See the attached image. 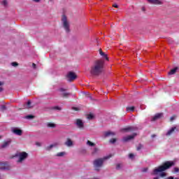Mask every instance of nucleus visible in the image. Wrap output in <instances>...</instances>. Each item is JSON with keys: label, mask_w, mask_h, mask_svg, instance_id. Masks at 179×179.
<instances>
[{"label": "nucleus", "mask_w": 179, "mask_h": 179, "mask_svg": "<svg viewBox=\"0 0 179 179\" xmlns=\"http://www.w3.org/2000/svg\"><path fill=\"white\" fill-rule=\"evenodd\" d=\"M2 90H3V89L2 88V87H0V92H2Z\"/></svg>", "instance_id": "obj_48"}, {"label": "nucleus", "mask_w": 179, "mask_h": 179, "mask_svg": "<svg viewBox=\"0 0 179 179\" xmlns=\"http://www.w3.org/2000/svg\"><path fill=\"white\" fill-rule=\"evenodd\" d=\"M25 118L27 120H33V118H34V116L32 115H29L25 116Z\"/></svg>", "instance_id": "obj_27"}, {"label": "nucleus", "mask_w": 179, "mask_h": 179, "mask_svg": "<svg viewBox=\"0 0 179 179\" xmlns=\"http://www.w3.org/2000/svg\"><path fill=\"white\" fill-rule=\"evenodd\" d=\"M57 145H58V143H55L53 144H51L50 145L47 147V150H51V149H52V148L57 147Z\"/></svg>", "instance_id": "obj_19"}, {"label": "nucleus", "mask_w": 179, "mask_h": 179, "mask_svg": "<svg viewBox=\"0 0 179 179\" xmlns=\"http://www.w3.org/2000/svg\"><path fill=\"white\" fill-rule=\"evenodd\" d=\"M111 157V155L106 156L103 158H98L93 162L94 169L96 171H100V169L103 167V164H104V162L108 160Z\"/></svg>", "instance_id": "obj_3"}, {"label": "nucleus", "mask_w": 179, "mask_h": 179, "mask_svg": "<svg viewBox=\"0 0 179 179\" xmlns=\"http://www.w3.org/2000/svg\"><path fill=\"white\" fill-rule=\"evenodd\" d=\"M141 148H142L141 145H139L138 148H137V150H141Z\"/></svg>", "instance_id": "obj_43"}, {"label": "nucleus", "mask_w": 179, "mask_h": 179, "mask_svg": "<svg viewBox=\"0 0 179 179\" xmlns=\"http://www.w3.org/2000/svg\"><path fill=\"white\" fill-rule=\"evenodd\" d=\"M176 127H172L171 129H169L167 133L166 134V136H170L174 134V131H176Z\"/></svg>", "instance_id": "obj_16"}, {"label": "nucleus", "mask_w": 179, "mask_h": 179, "mask_svg": "<svg viewBox=\"0 0 179 179\" xmlns=\"http://www.w3.org/2000/svg\"><path fill=\"white\" fill-rule=\"evenodd\" d=\"M123 131H126L127 132L131 131H135V128L132 127H129L123 129Z\"/></svg>", "instance_id": "obj_20"}, {"label": "nucleus", "mask_w": 179, "mask_h": 179, "mask_svg": "<svg viewBox=\"0 0 179 179\" xmlns=\"http://www.w3.org/2000/svg\"><path fill=\"white\" fill-rule=\"evenodd\" d=\"M11 65H12V66H17V63L14 62L11 63Z\"/></svg>", "instance_id": "obj_35"}, {"label": "nucleus", "mask_w": 179, "mask_h": 179, "mask_svg": "<svg viewBox=\"0 0 179 179\" xmlns=\"http://www.w3.org/2000/svg\"><path fill=\"white\" fill-rule=\"evenodd\" d=\"M105 138H107L108 136H114V135H115V134L113 131H106L103 134Z\"/></svg>", "instance_id": "obj_17"}, {"label": "nucleus", "mask_w": 179, "mask_h": 179, "mask_svg": "<svg viewBox=\"0 0 179 179\" xmlns=\"http://www.w3.org/2000/svg\"><path fill=\"white\" fill-rule=\"evenodd\" d=\"M64 145L68 148L73 146V141L71 138H67L66 141L64 143Z\"/></svg>", "instance_id": "obj_14"}, {"label": "nucleus", "mask_w": 179, "mask_h": 179, "mask_svg": "<svg viewBox=\"0 0 179 179\" xmlns=\"http://www.w3.org/2000/svg\"><path fill=\"white\" fill-rule=\"evenodd\" d=\"M171 166H174V162H166L162 166L154 169L152 176H158L159 173H160L159 177H166V173L163 171H166V170L170 169Z\"/></svg>", "instance_id": "obj_2"}, {"label": "nucleus", "mask_w": 179, "mask_h": 179, "mask_svg": "<svg viewBox=\"0 0 179 179\" xmlns=\"http://www.w3.org/2000/svg\"><path fill=\"white\" fill-rule=\"evenodd\" d=\"M62 24L66 33L71 31V23L65 15H63L62 17Z\"/></svg>", "instance_id": "obj_4"}, {"label": "nucleus", "mask_w": 179, "mask_h": 179, "mask_svg": "<svg viewBox=\"0 0 179 179\" xmlns=\"http://www.w3.org/2000/svg\"><path fill=\"white\" fill-rule=\"evenodd\" d=\"M174 120V117H171V121H173Z\"/></svg>", "instance_id": "obj_49"}, {"label": "nucleus", "mask_w": 179, "mask_h": 179, "mask_svg": "<svg viewBox=\"0 0 179 179\" xmlns=\"http://www.w3.org/2000/svg\"><path fill=\"white\" fill-rule=\"evenodd\" d=\"M59 92H62L61 96L62 97H68L71 94L69 92H66V90L64 88H59Z\"/></svg>", "instance_id": "obj_10"}, {"label": "nucleus", "mask_w": 179, "mask_h": 179, "mask_svg": "<svg viewBox=\"0 0 179 179\" xmlns=\"http://www.w3.org/2000/svg\"><path fill=\"white\" fill-rule=\"evenodd\" d=\"M11 142H12V141H10V140L4 141L1 146V149H5V148H8V146H9V145H10Z\"/></svg>", "instance_id": "obj_13"}, {"label": "nucleus", "mask_w": 179, "mask_h": 179, "mask_svg": "<svg viewBox=\"0 0 179 179\" xmlns=\"http://www.w3.org/2000/svg\"><path fill=\"white\" fill-rule=\"evenodd\" d=\"M2 4L3 5V6H6L8 5V1L3 0Z\"/></svg>", "instance_id": "obj_30"}, {"label": "nucleus", "mask_w": 179, "mask_h": 179, "mask_svg": "<svg viewBox=\"0 0 179 179\" xmlns=\"http://www.w3.org/2000/svg\"><path fill=\"white\" fill-rule=\"evenodd\" d=\"M2 85H3V82L0 81V86H2Z\"/></svg>", "instance_id": "obj_46"}, {"label": "nucleus", "mask_w": 179, "mask_h": 179, "mask_svg": "<svg viewBox=\"0 0 179 179\" xmlns=\"http://www.w3.org/2000/svg\"><path fill=\"white\" fill-rule=\"evenodd\" d=\"M17 157H18L17 163H22L29 157V154L26 152H21L17 154Z\"/></svg>", "instance_id": "obj_5"}, {"label": "nucleus", "mask_w": 179, "mask_h": 179, "mask_svg": "<svg viewBox=\"0 0 179 179\" xmlns=\"http://www.w3.org/2000/svg\"><path fill=\"white\" fill-rule=\"evenodd\" d=\"M150 5H163V0H147Z\"/></svg>", "instance_id": "obj_9"}, {"label": "nucleus", "mask_w": 179, "mask_h": 179, "mask_svg": "<svg viewBox=\"0 0 179 179\" xmlns=\"http://www.w3.org/2000/svg\"><path fill=\"white\" fill-rule=\"evenodd\" d=\"M76 78H78V76H76V73H75L72 71H69L66 74V79L69 82H72V80H75V79H76Z\"/></svg>", "instance_id": "obj_6"}, {"label": "nucleus", "mask_w": 179, "mask_h": 179, "mask_svg": "<svg viewBox=\"0 0 179 179\" xmlns=\"http://www.w3.org/2000/svg\"><path fill=\"white\" fill-rule=\"evenodd\" d=\"M136 134H133L131 136H127L123 137L122 141L123 142H128L129 141H131V139H134L136 136Z\"/></svg>", "instance_id": "obj_11"}, {"label": "nucleus", "mask_w": 179, "mask_h": 179, "mask_svg": "<svg viewBox=\"0 0 179 179\" xmlns=\"http://www.w3.org/2000/svg\"><path fill=\"white\" fill-rule=\"evenodd\" d=\"M100 149L98 148H94L92 150V155H98L99 153Z\"/></svg>", "instance_id": "obj_21"}, {"label": "nucleus", "mask_w": 179, "mask_h": 179, "mask_svg": "<svg viewBox=\"0 0 179 179\" xmlns=\"http://www.w3.org/2000/svg\"><path fill=\"white\" fill-rule=\"evenodd\" d=\"M127 111H134V110H135V107L134 106H129L127 108Z\"/></svg>", "instance_id": "obj_26"}, {"label": "nucleus", "mask_w": 179, "mask_h": 179, "mask_svg": "<svg viewBox=\"0 0 179 179\" xmlns=\"http://www.w3.org/2000/svg\"><path fill=\"white\" fill-rule=\"evenodd\" d=\"M87 146H90L91 148H93V146H96V144H94V143H92L89 140L87 141Z\"/></svg>", "instance_id": "obj_24"}, {"label": "nucleus", "mask_w": 179, "mask_h": 179, "mask_svg": "<svg viewBox=\"0 0 179 179\" xmlns=\"http://www.w3.org/2000/svg\"><path fill=\"white\" fill-rule=\"evenodd\" d=\"M37 146H41V144L40 143H36Z\"/></svg>", "instance_id": "obj_47"}, {"label": "nucleus", "mask_w": 179, "mask_h": 179, "mask_svg": "<svg viewBox=\"0 0 179 179\" xmlns=\"http://www.w3.org/2000/svg\"><path fill=\"white\" fill-rule=\"evenodd\" d=\"M113 8H118V5L116 3L113 4Z\"/></svg>", "instance_id": "obj_41"}, {"label": "nucleus", "mask_w": 179, "mask_h": 179, "mask_svg": "<svg viewBox=\"0 0 179 179\" xmlns=\"http://www.w3.org/2000/svg\"><path fill=\"white\" fill-rule=\"evenodd\" d=\"M177 71H178V67H176L175 69L171 70V72L169 73V75H174Z\"/></svg>", "instance_id": "obj_23"}, {"label": "nucleus", "mask_w": 179, "mask_h": 179, "mask_svg": "<svg viewBox=\"0 0 179 179\" xmlns=\"http://www.w3.org/2000/svg\"><path fill=\"white\" fill-rule=\"evenodd\" d=\"M32 68L34 69H36V64H34V63L32 64Z\"/></svg>", "instance_id": "obj_40"}, {"label": "nucleus", "mask_w": 179, "mask_h": 179, "mask_svg": "<svg viewBox=\"0 0 179 179\" xmlns=\"http://www.w3.org/2000/svg\"><path fill=\"white\" fill-rule=\"evenodd\" d=\"M174 171H175V173H178V171H179L178 168H174Z\"/></svg>", "instance_id": "obj_38"}, {"label": "nucleus", "mask_w": 179, "mask_h": 179, "mask_svg": "<svg viewBox=\"0 0 179 179\" xmlns=\"http://www.w3.org/2000/svg\"><path fill=\"white\" fill-rule=\"evenodd\" d=\"M1 137L0 136V139H1Z\"/></svg>", "instance_id": "obj_54"}, {"label": "nucleus", "mask_w": 179, "mask_h": 179, "mask_svg": "<svg viewBox=\"0 0 179 179\" xmlns=\"http://www.w3.org/2000/svg\"><path fill=\"white\" fill-rule=\"evenodd\" d=\"M141 171H142L143 173H146V171H148V168H143V169L141 170Z\"/></svg>", "instance_id": "obj_36"}, {"label": "nucleus", "mask_w": 179, "mask_h": 179, "mask_svg": "<svg viewBox=\"0 0 179 179\" xmlns=\"http://www.w3.org/2000/svg\"><path fill=\"white\" fill-rule=\"evenodd\" d=\"M110 143H115V142H117V139H115V138H111V139L110 140Z\"/></svg>", "instance_id": "obj_31"}, {"label": "nucleus", "mask_w": 179, "mask_h": 179, "mask_svg": "<svg viewBox=\"0 0 179 179\" xmlns=\"http://www.w3.org/2000/svg\"><path fill=\"white\" fill-rule=\"evenodd\" d=\"M168 41H169V44H171L173 43V41L171 39H169Z\"/></svg>", "instance_id": "obj_42"}, {"label": "nucleus", "mask_w": 179, "mask_h": 179, "mask_svg": "<svg viewBox=\"0 0 179 179\" xmlns=\"http://www.w3.org/2000/svg\"><path fill=\"white\" fill-rule=\"evenodd\" d=\"M154 179H159V177L154 178Z\"/></svg>", "instance_id": "obj_52"}, {"label": "nucleus", "mask_w": 179, "mask_h": 179, "mask_svg": "<svg viewBox=\"0 0 179 179\" xmlns=\"http://www.w3.org/2000/svg\"><path fill=\"white\" fill-rule=\"evenodd\" d=\"M76 125L80 129H83L85 128V122L80 119H77L76 120Z\"/></svg>", "instance_id": "obj_8"}, {"label": "nucleus", "mask_w": 179, "mask_h": 179, "mask_svg": "<svg viewBox=\"0 0 179 179\" xmlns=\"http://www.w3.org/2000/svg\"><path fill=\"white\" fill-rule=\"evenodd\" d=\"M54 109L55 110H59V111H61V110H62V108H61V107H59V106H55Z\"/></svg>", "instance_id": "obj_33"}, {"label": "nucleus", "mask_w": 179, "mask_h": 179, "mask_svg": "<svg viewBox=\"0 0 179 179\" xmlns=\"http://www.w3.org/2000/svg\"><path fill=\"white\" fill-rule=\"evenodd\" d=\"M117 170H120L121 169V164H118L116 166Z\"/></svg>", "instance_id": "obj_37"}, {"label": "nucleus", "mask_w": 179, "mask_h": 179, "mask_svg": "<svg viewBox=\"0 0 179 179\" xmlns=\"http://www.w3.org/2000/svg\"><path fill=\"white\" fill-rule=\"evenodd\" d=\"M11 131L15 135H17V136H22V134H23V131H22V129H20L17 127H12Z\"/></svg>", "instance_id": "obj_7"}, {"label": "nucleus", "mask_w": 179, "mask_h": 179, "mask_svg": "<svg viewBox=\"0 0 179 179\" xmlns=\"http://www.w3.org/2000/svg\"><path fill=\"white\" fill-rule=\"evenodd\" d=\"M24 108H31V101H28L27 104L24 106Z\"/></svg>", "instance_id": "obj_22"}, {"label": "nucleus", "mask_w": 179, "mask_h": 179, "mask_svg": "<svg viewBox=\"0 0 179 179\" xmlns=\"http://www.w3.org/2000/svg\"><path fill=\"white\" fill-rule=\"evenodd\" d=\"M64 155H65V152H62L57 153V156L58 157H62V156H64Z\"/></svg>", "instance_id": "obj_29"}, {"label": "nucleus", "mask_w": 179, "mask_h": 179, "mask_svg": "<svg viewBox=\"0 0 179 179\" xmlns=\"http://www.w3.org/2000/svg\"><path fill=\"white\" fill-rule=\"evenodd\" d=\"M0 170H9V166H8V162H0Z\"/></svg>", "instance_id": "obj_12"}, {"label": "nucleus", "mask_w": 179, "mask_h": 179, "mask_svg": "<svg viewBox=\"0 0 179 179\" xmlns=\"http://www.w3.org/2000/svg\"><path fill=\"white\" fill-rule=\"evenodd\" d=\"M33 1H34V2L38 3V2H40V1H41V0H33Z\"/></svg>", "instance_id": "obj_44"}, {"label": "nucleus", "mask_w": 179, "mask_h": 179, "mask_svg": "<svg viewBox=\"0 0 179 179\" xmlns=\"http://www.w3.org/2000/svg\"><path fill=\"white\" fill-rule=\"evenodd\" d=\"M1 110H2V111H5V110H6V106L5 105L1 106Z\"/></svg>", "instance_id": "obj_32"}, {"label": "nucleus", "mask_w": 179, "mask_h": 179, "mask_svg": "<svg viewBox=\"0 0 179 179\" xmlns=\"http://www.w3.org/2000/svg\"><path fill=\"white\" fill-rule=\"evenodd\" d=\"M99 54L103 58H105L106 61H108V57H107V55L104 53V52L101 51V50H99Z\"/></svg>", "instance_id": "obj_18"}, {"label": "nucleus", "mask_w": 179, "mask_h": 179, "mask_svg": "<svg viewBox=\"0 0 179 179\" xmlns=\"http://www.w3.org/2000/svg\"><path fill=\"white\" fill-rule=\"evenodd\" d=\"M0 179H3V176L0 175Z\"/></svg>", "instance_id": "obj_51"}, {"label": "nucleus", "mask_w": 179, "mask_h": 179, "mask_svg": "<svg viewBox=\"0 0 179 179\" xmlns=\"http://www.w3.org/2000/svg\"><path fill=\"white\" fill-rule=\"evenodd\" d=\"M163 117V113H157L156 114L151 120V121H157V120H159Z\"/></svg>", "instance_id": "obj_15"}, {"label": "nucleus", "mask_w": 179, "mask_h": 179, "mask_svg": "<svg viewBox=\"0 0 179 179\" xmlns=\"http://www.w3.org/2000/svg\"><path fill=\"white\" fill-rule=\"evenodd\" d=\"M87 118L88 120H93V118H94V115H93V114H90L87 115Z\"/></svg>", "instance_id": "obj_28"}, {"label": "nucleus", "mask_w": 179, "mask_h": 179, "mask_svg": "<svg viewBox=\"0 0 179 179\" xmlns=\"http://www.w3.org/2000/svg\"><path fill=\"white\" fill-rule=\"evenodd\" d=\"M47 127L49 128H55V124L54 123H48Z\"/></svg>", "instance_id": "obj_25"}, {"label": "nucleus", "mask_w": 179, "mask_h": 179, "mask_svg": "<svg viewBox=\"0 0 179 179\" xmlns=\"http://www.w3.org/2000/svg\"><path fill=\"white\" fill-rule=\"evenodd\" d=\"M166 179H179V178H174V177L170 176V177L167 178Z\"/></svg>", "instance_id": "obj_39"}, {"label": "nucleus", "mask_w": 179, "mask_h": 179, "mask_svg": "<svg viewBox=\"0 0 179 179\" xmlns=\"http://www.w3.org/2000/svg\"><path fill=\"white\" fill-rule=\"evenodd\" d=\"M90 99L92 100V96H90Z\"/></svg>", "instance_id": "obj_53"}, {"label": "nucleus", "mask_w": 179, "mask_h": 179, "mask_svg": "<svg viewBox=\"0 0 179 179\" xmlns=\"http://www.w3.org/2000/svg\"><path fill=\"white\" fill-rule=\"evenodd\" d=\"M73 110H75L76 111H78L79 110L78 108H73Z\"/></svg>", "instance_id": "obj_45"}, {"label": "nucleus", "mask_w": 179, "mask_h": 179, "mask_svg": "<svg viewBox=\"0 0 179 179\" xmlns=\"http://www.w3.org/2000/svg\"><path fill=\"white\" fill-rule=\"evenodd\" d=\"M155 137H156V135L155 134L152 135V138H155Z\"/></svg>", "instance_id": "obj_50"}, {"label": "nucleus", "mask_w": 179, "mask_h": 179, "mask_svg": "<svg viewBox=\"0 0 179 179\" xmlns=\"http://www.w3.org/2000/svg\"><path fill=\"white\" fill-rule=\"evenodd\" d=\"M104 71V62L103 60H97L91 67L90 73L94 76L101 75Z\"/></svg>", "instance_id": "obj_1"}, {"label": "nucleus", "mask_w": 179, "mask_h": 179, "mask_svg": "<svg viewBox=\"0 0 179 179\" xmlns=\"http://www.w3.org/2000/svg\"><path fill=\"white\" fill-rule=\"evenodd\" d=\"M129 159H134V157H135V155H134V154H129Z\"/></svg>", "instance_id": "obj_34"}]
</instances>
